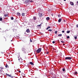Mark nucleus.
I'll return each mask as SVG.
<instances>
[{
  "mask_svg": "<svg viewBox=\"0 0 78 78\" xmlns=\"http://www.w3.org/2000/svg\"><path fill=\"white\" fill-rule=\"evenodd\" d=\"M62 33H64L65 31H64V30H63V31H62Z\"/></svg>",
  "mask_w": 78,
  "mask_h": 78,
  "instance_id": "f704fd0d",
  "label": "nucleus"
},
{
  "mask_svg": "<svg viewBox=\"0 0 78 78\" xmlns=\"http://www.w3.org/2000/svg\"><path fill=\"white\" fill-rule=\"evenodd\" d=\"M23 42H25V40H23Z\"/></svg>",
  "mask_w": 78,
  "mask_h": 78,
  "instance_id": "473e14b6",
  "label": "nucleus"
},
{
  "mask_svg": "<svg viewBox=\"0 0 78 78\" xmlns=\"http://www.w3.org/2000/svg\"><path fill=\"white\" fill-rule=\"evenodd\" d=\"M46 20H50V18L49 17H47L46 18Z\"/></svg>",
  "mask_w": 78,
  "mask_h": 78,
  "instance_id": "9d476101",
  "label": "nucleus"
},
{
  "mask_svg": "<svg viewBox=\"0 0 78 78\" xmlns=\"http://www.w3.org/2000/svg\"><path fill=\"white\" fill-rule=\"evenodd\" d=\"M58 36H62V34H59L58 35Z\"/></svg>",
  "mask_w": 78,
  "mask_h": 78,
  "instance_id": "b1692460",
  "label": "nucleus"
},
{
  "mask_svg": "<svg viewBox=\"0 0 78 78\" xmlns=\"http://www.w3.org/2000/svg\"><path fill=\"white\" fill-rule=\"evenodd\" d=\"M70 4L71 5H72V6H73V5H74V3L73 2H70Z\"/></svg>",
  "mask_w": 78,
  "mask_h": 78,
  "instance_id": "39448f33",
  "label": "nucleus"
},
{
  "mask_svg": "<svg viewBox=\"0 0 78 78\" xmlns=\"http://www.w3.org/2000/svg\"><path fill=\"white\" fill-rule=\"evenodd\" d=\"M46 54H48V52H46Z\"/></svg>",
  "mask_w": 78,
  "mask_h": 78,
  "instance_id": "ea45409f",
  "label": "nucleus"
},
{
  "mask_svg": "<svg viewBox=\"0 0 78 78\" xmlns=\"http://www.w3.org/2000/svg\"><path fill=\"white\" fill-rule=\"evenodd\" d=\"M42 50V48H39L37 50L36 53H39Z\"/></svg>",
  "mask_w": 78,
  "mask_h": 78,
  "instance_id": "f257e3e1",
  "label": "nucleus"
},
{
  "mask_svg": "<svg viewBox=\"0 0 78 78\" xmlns=\"http://www.w3.org/2000/svg\"><path fill=\"white\" fill-rule=\"evenodd\" d=\"M22 50L23 52V53H27V50H26V49H25V48H23L22 49Z\"/></svg>",
  "mask_w": 78,
  "mask_h": 78,
  "instance_id": "f03ea898",
  "label": "nucleus"
},
{
  "mask_svg": "<svg viewBox=\"0 0 78 78\" xmlns=\"http://www.w3.org/2000/svg\"><path fill=\"white\" fill-rule=\"evenodd\" d=\"M70 30H68L66 32L67 33H70Z\"/></svg>",
  "mask_w": 78,
  "mask_h": 78,
  "instance_id": "dca6fc26",
  "label": "nucleus"
},
{
  "mask_svg": "<svg viewBox=\"0 0 78 78\" xmlns=\"http://www.w3.org/2000/svg\"><path fill=\"white\" fill-rule=\"evenodd\" d=\"M10 77L11 78H13V76H10Z\"/></svg>",
  "mask_w": 78,
  "mask_h": 78,
  "instance_id": "e433bc0d",
  "label": "nucleus"
},
{
  "mask_svg": "<svg viewBox=\"0 0 78 78\" xmlns=\"http://www.w3.org/2000/svg\"><path fill=\"white\" fill-rule=\"evenodd\" d=\"M48 31H52V30L49 29L48 30Z\"/></svg>",
  "mask_w": 78,
  "mask_h": 78,
  "instance_id": "4be33fe9",
  "label": "nucleus"
},
{
  "mask_svg": "<svg viewBox=\"0 0 78 78\" xmlns=\"http://www.w3.org/2000/svg\"><path fill=\"white\" fill-rule=\"evenodd\" d=\"M74 39H77V37H76V36L75 37H74Z\"/></svg>",
  "mask_w": 78,
  "mask_h": 78,
  "instance_id": "c756f323",
  "label": "nucleus"
},
{
  "mask_svg": "<svg viewBox=\"0 0 78 78\" xmlns=\"http://www.w3.org/2000/svg\"><path fill=\"white\" fill-rule=\"evenodd\" d=\"M29 2V0H26L25 1V3L26 4H28V5Z\"/></svg>",
  "mask_w": 78,
  "mask_h": 78,
  "instance_id": "423d86ee",
  "label": "nucleus"
},
{
  "mask_svg": "<svg viewBox=\"0 0 78 78\" xmlns=\"http://www.w3.org/2000/svg\"><path fill=\"white\" fill-rule=\"evenodd\" d=\"M61 22V19H59L58 20V22L60 23Z\"/></svg>",
  "mask_w": 78,
  "mask_h": 78,
  "instance_id": "f8f14e48",
  "label": "nucleus"
},
{
  "mask_svg": "<svg viewBox=\"0 0 78 78\" xmlns=\"http://www.w3.org/2000/svg\"><path fill=\"white\" fill-rule=\"evenodd\" d=\"M30 64H31V65H34V63L32 62H30Z\"/></svg>",
  "mask_w": 78,
  "mask_h": 78,
  "instance_id": "4468645a",
  "label": "nucleus"
},
{
  "mask_svg": "<svg viewBox=\"0 0 78 78\" xmlns=\"http://www.w3.org/2000/svg\"><path fill=\"white\" fill-rule=\"evenodd\" d=\"M77 74H78V72H77V71L75 72L74 73V75H77Z\"/></svg>",
  "mask_w": 78,
  "mask_h": 78,
  "instance_id": "6e6552de",
  "label": "nucleus"
},
{
  "mask_svg": "<svg viewBox=\"0 0 78 78\" xmlns=\"http://www.w3.org/2000/svg\"><path fill=\"white\" fill-rule=\"evenodd\" d=\"M41 25H42V24H41L40 25H38L37 26H38V27H40Z\"/></svg>",
  "mask_w": 78,
  "mask_h": 78,
  "instance_id": "bb28decb",
  "label": "nucleus"
},
{
  "mask_svg": "<svg viewBox=\"0 0 78 78\" xmlns=\"http://www.w3.org/2000/svg\"><path fill=\"white\" fill-rule=\"evenodd\" d=\"M19 72L20 73V72H21V71H20V70H19Z\"/></svg>",
  "mask_w": 78,
  "mask_h": 78,
  "instance_id": "a19ab883",
  "label": "nucleus"
},
{
  "mask_svg": "<svg viewBox=\"0 0 78 78\" xmlns=\"http://www.w3.org/2000/svg\"><path fill=\"white\" fill-rule=\"evenodd\" d=\"M0 21H2V18L0 17Z\"/></svg>",
  "mask_w": 78,
  "mask_h": 78,
  "instance_id": "412c9836",
  "label": "nucleus"
},
{
  "mask_svg": "<svg viewBox=\"0 0 78 78\" xmlns=\"http://www.w3.org/2000/svg\"><path fill=\"white\" fill-rule=\"evenodd\" d=\"M67 39H69L70 38V37L69 36H68L67 37Z\"/></svg>",
  "mask_w": 78,
  "mask_h": 78,
  "instance_id": "cd10ccee",
  "label": "nucleus"
},
{
  "mask_svg": "<svg viewBox=\"0 0 78 78\" xmlns=\"http://www.w3.org/2000/svg\"><path fill=\"white\" fill-rule=\"evenodd\" d=\"M13 11H14V9H13Z\"/></svg>",
  "mask_w": 78,
  "mask_h": 78,
  "instance_id": "8fccbe9b",
  "label": "nucleus"
},
{
  "mask_svg": "<svg viewBox=\"0 0 78 78\" xmlns=\"http://www.w3.org/2000/svg\"><path fill=\"white\" fill-rule=\"evenodd\" d=\"M76 27L77 28H78V24L76 25Z\"/></svg>",
  "mask_w": 78,
  "mask_h": 78,
  "instance_id": "4c0bfd02",
  "label": "nucleus"
},
{
  "mask_svg": "<svg viewBox=\"0 0 78 78\" xmlns=\"http://www.w3.org/2000/svg\"><path fill=\"white\" fill-rule=\"evenodd\" d=\"M18 60L19 61H20V59L19 58L18 59Z\"/></svg>",
  "mask_w": 78,
  "mask_h": 78,
  "instance_id": "49530a36",
  "label": "nucleus"
},
{
  "mask_svg": "<svg viewBox=\"0 0 78 78\" xmlns=\"http://www.w3.org/2000/svg\"><path fill=\"white\" fill-rule=\"evenodd\" d=\"M26 32L29 33H30V29H27L26 30Z\"/></svg>",
  "mask_w": 78,
  "mask_h": 78,
  "instance_id": "0eeeda50",
  "label": "nucleus"
},
{
  "mask_svg": "<svg viewBox=\"0 0 78 78\" xmlns=\"http://www.w3.org/2000/svg\"><path fill=\"white\" fill-rule=\"evenodd\" d=\"M33 18H34V20H36V18L35 16H34Z\"/></svg>",
  "mask_w": 78,
  "mask_h": 78,
  "instance_id": "6ab92c4d",
  "label": "nucleus"
},
{
  "mask_svg": "<svg viewBox=\"0 0 78 78\" xmlns=\"http://www.w3.org/2000/svg\"><path fill=\"white\" fill-rule=\"evenodd\" d=\"M58 17H61V16L60 14H58Z\"/></svg>",
  "mask_w": 78,
  "mask_h": 78,
  "instance_id": "a211bd4d",
  "label": "nucleus"
},
{
  "mask_svg": "<svg viewBox=\"0 0 78 78\" xmlns=\"http://www.w3.org/2000/svg\"><path fill=\"white\" fill-rule=\"evenodd\" d=\"M22 16H25V13H22Z\"/></svg>",
  "mask_w": 78,
  "mask_h": 78,
  "instance_id": "2eb2a0df",
  "label": "nucleus"
},
{
  "mask_svg": "<svg viewBox=\"0 0 78 78\" xmlns=\"http://www.w3.org/2000/svg\"><path fill=\"white\" fill-rule=\"evenodd\" d=\"M64 1H66V0H63Z\"/></svg>",
  "mask_w": 78,
  "mask_h": 78,
  "instance_id": "a18cd8bd",
  "label": "nucleus"
},
{
  "mask_svg": "<svg viewBox=\"0 0 78 78\" xmlns=\"http://www.w3.org/2000/svg\"><path fill=\"white\" fill-rule=\"evenodd\" d=\"M17 14L19 16H20V13L19 12L17 13Z\"/></svg>",
  "mask_w": 78,
  "mask_h": 78,
  "instance_id": "ddd939ff",
  "label": "nucleus"
},
{
  "mask_svg": "<svg viewBox=\"0 0 78 78\" xmlns=\"http://www.w3.org/2000/svg\"><path fill=\"white\" fill-rule=\"evenodd\" d=\"M64 22H66V21H65V20H64Z\"/></svg>",
  "mask_w": 78,
  "mask_h": 78,
  "instance_id": "de8ad7c7",
  "label": "nucleus"
},
{
  "mask_svg": "<svg viewBox=\"0 0 78 78\" xmlns=\"http://www.w3.org/2000/svg\"><path fill=\"white\" fill-rule=\"evenodd\" d=\"M11 20H14V18H13V17H12L11 18Z\"/></svg>",
  "mask_w": 78,
  "mask_h": 78,
  "instance_id": "c85d7f7f",
  "label": "nucleus"
},
{
  "mask_svg": "<svg viewBox=\"0 0 78 78\" xmlns=\"http://www.w3.org/2000/svg\"><path fill=\"white\" fill-rule=\"evenodd\" d=\"M5 67L6 68H9V66H8V65L6 64Z\"/></svg>",
  "mask_w": 78,
  "mask_h": 78,
  "instance_id": "1a4fd4ad",
  "label": "nucleus"
},
{
  "mask_svg": "<svg viewBox=\"0 0 78 78\" xmlns=\"http://www.w3.org/2000/svg\"><path fill=\"white\" fill-rule=\"evenodd\" d=\"M63 45H65V44H63Z\"/></svg>",
  "mask_w": 78,
  "mask_h": 78,
  "instance_id": "79ce46f5",
  "label": "nucleus"
},
{
  "mask_svg": "<svg viewBox=\"0 0 78 78\" xmlns=\"http://www.w3.org/2000/svg\"><path fill=\"white\" fill-rule=\"evenodd\" d=\"M61 42L62 43H64V42H65V41H61Z\"/></svg>",
  "mask_w": 78,
  "mask_h": 78,
  "instance_id": "72a5a7b5",
  "label": "nucleus"
},
{
  "mask_svg": "<svg viewBox=\"0 0 78 78\" xmlns=\"http://www.w3.org/2000/svg\"><path fill=\"white\" fill-rule=\"evenodd\" d=\"M0 68L1 69H4L3 67H0Z\"/></svg>",
  "mask_w": 78,
  "mask_h": 78,
  "instance_id": "393cba45",
  "label": "nucleus"
},
{
  "mask_svg": "<svg viewBox=\"0 0 78 78\" xmlns=\"http://www.w3.org/2000/svg\"><path fill=\"white\" fill-rule=\"evenodd\" d=\"M30 42H32V40L31 39L30 40Z\"/></svg>",
  "mask_w": 78,
  "mask_h": 78,
  "instance_id": "7c9ffc66",
  "label": "nucleus"
},
{
  "mask_svg": "<svg viewBox=\"0 0 78 78\" xmlns=\"http://www.w3.org/2000/svg\"><path fill=\"white\" fill-rule=\"evenodd\" d=\"M38 16H39V17L41 18L42 17V16H43V15L42 14V13H40L38 14Z\"/></svg>",
  "mask_w": 78,
  "mask_h": 78,
  "instance_id": "20e7f679",
  "label": "nucleus"
},
{
  "mask_svg": "<svg viewBox=\"0 0 78 78\" xmlns=\"http://www.w3.org/2000/svg\"><path fill=\"white\" fill-rule=\"evenodd\" d=\"M29 2H30L31 3H32V2H33V1L32 0H29Z\"/></svg>",
  "mask_w": 78,
  "mask_h": 78,
  "instance_id": "f3484780",
  "label": "nucleus"
},
{
  "mask_svg": "<svg viewBox=\"0 0 78 78\" xmlns=\"http://www.w3.org/2000/svg\"><path fill=\"white\" fill-rule=\"evenodd\" d=\"M4 16L5 17H7V16H8V15L5 14V15H4Z\"/></svg>",
  "mask_w": 78,
  "mask_h": 78,
  "instance_id": "a878e982",
  "label": "nucleus"
},
{
  "mask_svg": "<svg viewBox=\"0 0 78 78\" xmlns=\"http://www.w3.org/2000/svg\"><path fill=\"white\" fill-rule=\"evenodd\" d=\"M52 43H53V44H55V41H53L52 42Z\"/></svg>",
  "mask_w": 78,
  "mask_h": 78,
  "instance_id": "2f4dec72",
  "label": "nucleus"
},
{
  "mask_svg": "<svg viewBox=\"0 0 78 78\" xmlns=\"http://www.w3.org/2000/svg\"><path fill=\"white\" fill-rule=\"evenodd\" d=\"M6 75L7 76H9V77H11V75H9V74H7V73H6Z\"/></svg>",
  "mask_w": 78,
  "mask_h": 78,
  "instance_id": "9b49d317",
  "label": "nucleus"
},
{
  "mask_svg": "<svg viewBox=\"0 0 78 78\" xmlns=\"http://www.w3.org/2000/svg\"><path fill=\"white\" fill-rule=\"evenodd\" d=\"M49 28H50V27L49 26L47 28H46V30H48L49 29Z\"/></svg>",
  "mask_w": 78,
  "mask_h": 78,
  "instance_id": "aec40b11",
  "label": "nucleus"
},
{
  "mask_svg": "<svg viewBox=\"0 0 78 78\" xmlns=\"http://www.w3.org/2000/svg\"><path fill=\"white\" fill-rule=\"evenodd\" d=\"M65 60H70L72 59V58L69 57H66L65 58Z\"/></svg>",
  "mask_w": 78,
  "mask_h": 78,
  "instance_id": "7ed1b4c3",
  "label": "nucleus"
},
{
  "mask_svg": "<svg viewBox=\"0 0 78 78\" xmlns=\"http://www.w3.org/2000/svg\"><path fill=\"white\" fill-rule=\"evenodd\" d=\"M35 78H37V77H35Z\"/></svg>",
  "mask_w": 78,
  "mask_h": 78,
  "instance_id": "c03bdc74",
  "label": "nucleus"
},
{
  "mask_svg": "<svg viewBox=\"0 0 78 78\" xmlns=\"http://www.w3.org/2000/svg\"><path fill=\"white\" fill-rule=\"evenodd\" d=\"M5 41H6V39L5 38Z\"/></svg>",
  "mask_w": 78,
  "mask_h": 78,
  "instance_id": "09e8293b",
  "label": "nucleus"
},
{
  "mask_svg": "<svg viewBox=\"0 0 78 78\" xmlns=\"http://www.w3.org/2000/svg\"><path fill=\"white\" fill-rule=\"evenodd\" d=\"M51 15L52 16H53V14H51Z\"/></svg>",
  "mask_w": 78,
  "mask_h": 78,
  "instance_id": "37998d69",
  "label": "nucleus"
},
{
  "mask_svg": "<svg viewBox=\"0 0 78 78\" xmlns=\"http://www.w3.org/2000/svg\"><path fill=\"white\" fill-rule=\"evenodd\" d=\"M0 71L1 72H3V70H2L1 69V70H0Z\"/></svg>",
  "mask_w": 78,
  "mask_h": 78,
  "instance_id": "58836bf2",
  "label": "nucleus"
},
{
  "mask_svg": "<svg viewBox=\"0 0 78 78\" xmlns=\"http://www.w3.org/2000/svg\"><path fill=\"white\" fill-rule=\"evenodd\" d=\"M55 34H57V31H55Z\"/></svg>",
  "mask_w": 78,
  "mask_h": 78,
  "instance_id": "c9c22d12",
  "label": "nucleus"
},
{
  "mask_svg": "<svg viewBox=\"0 0 78 78\" xmlns=\"http://www.w3.org/2000/svg\"><path fill=\"white\" fill-rule=\"evenodd\" d=\"M62 70H63V72H65V69L63 68L62 69Z\"/></svg>",
  "mask_w": 78,
  "mask_h": 78,
  "instance_id": "5701e85b",
  "label": "nucleus"
}]
</instances>
